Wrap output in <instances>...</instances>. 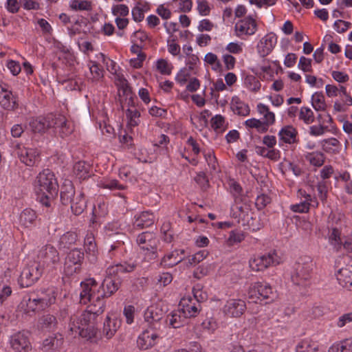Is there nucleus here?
I'll use <instances>...</instances> for the list:
<instances>
[{
  "label": "nucleus",
  "mask_w": 352,
  "mask_h": 352,
  "mask_svg": "<svg viewBox=\"0 0 352 352\" xmlns=\"http://www.w3.org/2000/svg\"><path fill=\"white\" fill-rule=\"evenodd\" d=\"M10 345L14 352H30L32 344L30 333L27 331H19L10 336Z\"/></svg>",
  "instance_id": "nucleus-11"
},
{
  "label": "nucleus",
  "mask_w": 352,
  "mask_h": 352,
  "mask_svg": "<svg viewBox=\"0 0 352 352\" xmlns=\"http://www.w3.org/2000/svg\"><path fill=\"white\" fill-rule=\"evenodd\" d=\"M277 42V37L271 33L261 39L258 44V52L261 56L265 57L273 50Z\"/></svg>",
  "instance_id": "nucleus-19"
},
{
  "label": "nucleus",
  "mask_w": 352,
  "mask_h": 352,
  "mask_svg": "<svg viewBox=\"0 0 352 352\" xmlns=\"http://www.w3.org/2000/svg\"><path fill=\"white\" fill-rule=\"evenodd\" d=\"M53 345L51 349V352H62L61 349L63 344V338L62 335L54 336V340H53Z\"/></svg>",
  "instance_id": "nucleus-56"
},
{
  "label": "nucleus",
  "mask_w": 352,
  "mask_h": 352,
  "mask_svg": "<svg viewBox=\"0 0 352 352\" xmlns=\"http://www.w3.org/2000/svg\"><path fill=\"white\" fill-rule=\"evenodd\" d=\"M100 315L89 312V305L80 316L74 315L71 316L68 327L71 335L76 336L78 334L87 340L95 338L98 333L96 324Z\"/></svg>",
  "instance_id": "nucleus-5"
},
{
  "label": "nucleus",
  "mask_w": 352,
  "mask_h": 352,
  "mask_svg": "<svg viewBox=\"0 0 352 352\" xmlns=\"http://www.w3.org/2000/svg\"><path fill=\"white\" fill-rule=\"evenodd\" d=\"M340 145V142L334 138L325 139L322 141V146L324 151L327 153L335 152L336 149L333 147L338 148Z\"/></svg>",
  "instance_id": "nucleus-42"
},
{
  "label": "nucleus",
  "mask_w": 352,
  "mask_h": 352,
  "mask_svg": "<svg viewBox=\"0 0 352 352\" xmlns=\"http://www.w3.org/2000/svg\"><path fill=\"white\" fill-rule=\"evenodd\" d=\"M281 262L280 258L277 255L276 251H272L250 260V267L254 271H262L271 265H276Z\"/></svg>",
  "instance_id": "nucleus-10"
},
{
  "label": "nucleus",
  "mask_w": 352,
  "mask_h": 352,
  "mask_svg": "<svg viewBox=\"0 0 352 352\" xmlns=\"http://www.w3.org/2000/svg\"><path fill=\"white\" fill-rule=\"evenodd\" d=\"M299 118L302 120L305 124H311L314 121V112L311 109L302 107L300 111Z\"/></svg>",
  "instance_id": "nucleus-41"
},
{
  "label": "nucleus",
  "mask_w": 352,
  "mask_h": 352,
  "mask_svg": "<svg viewBox=\"0 0 352 352\" xmlns=\"http://www.w3.org/2000/svg\"><path fill=\"white\" fill-rule=\"evenodd\" d=\"M90 165L84 161H78L73 167V173L79 179H85L90 176Z\"/></svg>",
  "instance_id": "nucleus-24"
},
{
  "label": "nucleus",
  "mask_w": 352,
  "mask_h": 352,
  "mask_svg": "<svg viewBox=\"0 0 352 352\" xmlns=\"http://www.w3.org/2000/svg\"><path fill=\"white\" fill-rule=\"evenodd\" d=\"M37 296V300L41 302L40 309H45L55 300L54 292L51 289L38 292Z\"/></svg>",
  "instance_id": "nucleus-28"
},
{
  "label": "nucleus",
  "mask_w": 352,
  "mask_h": 352,
  "mask_svg": "<svg viewBox=\"0 0 352 352\" xmlns=\"http://www.w3.org/2000/svg\"><path fill=\"white\" fill-rule=\"evenodd\" d=\"M302 352H317L318 351V346H315L314 343L308 340H301L296 348V351Z\"/></svg>",
  "instance_id": "nucleus-37"
},
{
  "label": "nucleus",
  "mask_w": 352,
  "mask_h": 352,
  "mask_svg": "<svg viewBox=\"0 0 352 352\" xmlns=\"http://www.w3.org/2000/svg\"><path fill=\"white\" fill-rule=\"evenodd\" d=\"M157 69L162 74L169 75L171 73L172 66L167 60L160 59L157 62Z\"/></svg>",
  "instance_id": "nucleus-47"
},
{
  "label": "nucleus",
  "mask_w": 352,
  "mask_h": 352,
  "mask_svg": "<svg viewBox=\"0 0 352 352\" xmlns=\"http://www.w3.org/2000/svg\"><path fill=\"white\" fill-rule=\"evenodd\" d=\"M100 315L89 312V305L80 316L74 315L71 316L68 327L71 335L76 336L78 334L87 340L95 338L98 333L96 324Z\"/></svg>",
  "instance_id": "nucleus-4"
},
{
  "label": "nucleus",
  "mask_w": 352,
  "mask_h": 352,
  "mask_svg": "<svg viewBox=\"0 0 352 352\" xmlns=\"http://www.w3.org/2000/svg\"><path fill=\"white\" fill-rule=\"evenodd\" d=\"M329 239L331 245H334L337 249L341 247L342 241L340 239L341 232L337 228H329Z\"/></svg>",
  "instance_id": "nucleus-36"
},
{
  "label": "nucleus",
  "mask_w": 352,
  "mask_h": 352,
  "mask_svg": "<svg viewBox=\"0 0 352 352\" xmlns=\"http://www.w3.org/2000/svg\"><path fill=\"white\" fill-rule=\"evenodd\" d=\"M299 193L305 197V200L299 204L292 205L291 209L295 212H307L309 211V204H311L308 202V200H311V196L301 190H299Z\"/></svg>",
  "instance_id": "nucleus-30"
},
{
  "label": "nucleus",
  "mask_w": 352,
  "mask_h": 352,
  "mask_svg": "<svg viewBox=\"0 0 352 352\" xmlns=\"http://www.w3.org/2000/svg\"><path fill=\"white\" fill-rule=\"evenodd\" d=\"M245 84L247 88L251 91L256 92L261 88V83L256 77L253 76H248L245 78Z\"/></svg>",
  "instance_id": "nucleus-43"
},
{
  "label": "nucleus",
  "mask_w": 352,
  "mask_h": 352,
  "mask_svg": "<svg viewBox=\"0 0 352 352\" xmlns=\"http://www.w3.org/2000/svg\"><path fill=\"white\" fill-rule=\"evenodd\" d=\"M181 303L182 304L183 306L181 310L183 312V314L186 315V319L188 318L195 317L198 314L199 311V309L198 307V306H199V304L198 305H197L196 304L185 305L184 302H182Z\"/></svg>",
  "instance_id": "nucleus-40"
},
{
  "label": "nucleus",
  "mask_w": 352,
  "mask_h": 352,
  "mask_svg": "<svg viewBox=\"0 0 352 352\" xmlns=\"http://www.w3.org/2000/svg\"><path fill=\"white\" fill-rule=\"evenodd\" d=\"M211 126L215 130H220L223 126L225 119L221 115H216L211 119Z\"/></svg>",
  "instance_id": "nucleus-52"
},
{
  "label": "nucleus",
  "mask_w": 352,
  "mask_h": 352,
  "mask_svg": "<svg viewBox=\"0 0 352 352\" xmlns=\"http://www.w3.org/2000/svg\"><path fill=\"white\" fill-rule=\"evenodd\" d=\"M144 320L148 327L153 331L151 332L150 330L145 329L139 336L137 343L141 349H147L151 347L154 344L155 340L160 336L156 331H161L164 327L162 312L156 307L151 306L146 310Z\"/></svg>",
  "instance_id": "nucleus-3"
},
{
  "label": "nucleus",
  "mask_w": 352,
  "mask_h": 352,
  "mask_svg": "<svg viewBox=\"0 0 352 352\" xmlns=\"http://www.w3.org/2000/svg\"><path fill=\"white\" fill-rule=\"evenodd\" d=\"M309 160L310 163L315 166H321L324 162V157L322 153H316L311 155Z\"/></svg>",
  "instance_id": "nucleus-55"
},
{
  "label": "nucleus",
  "mask_w": 352,
  "mask_h": 352,
  "mask_svg": "<svg viewBox=\"0 0 352 352\" xmlns=\"http://www.w3.org/2000/svg\"><path fill=\"white\" fill-rule=\"evenodd\" d=\"M186 322V315L183 314L181 309L172 311L166 316L164 320V327L168 326L174 329L179 328L184 325Z\"/></svg>",
  "instance_id": "nucleus-18"
},
{
  "label": "nucleus",
  "mask_w": 352,
  "mask_h": 352,
  "mask_svg": "<svg viewBox=\"0 0 352 352\" xmlns=\"http://www.w3.org/2000/svg\"><path fill=\"white\" fill-rule=\"evenodd\" d=\"M197 10L201 15H208L210 11V8L208 1L206 0H197Z\"/></svg>",
  "instance_id": "nucleus-50"
},
{
  "label": "nucleus",
  "mask_w": 352,
  "mask_h": 352,
  "mask_svg": "<svg viewBox=\"0 0 352 352\" xmlns=\"http://www.w3.org/2000/svg\"><path fill=\"white\" fill-rule=\"evenodd\" d=\"M133 227L136 229H143L152 226L154 223V214L148 211H144L134 217Z\"/></svg>",
  "instance_id": "nucleus-22"
},
{
  "label": "nucleus",
  "mask_w": 352,
  "mask_h": 352,
  "mask_svg": "<svg viewBox=\"0 0 352 352\" xmlns=\"http://www.w3.org/2000/svg\"><path fill=\"white\" fill-rule=\"evenodd\" d=\"M76 192L72 181L65 179L60 188V201L63 205H69L75 199Z\"/></svg>",
  "instance_id": "nucleus-21"
},
{
  "label": "nucleus",
  "mask_w": 352,
  "mask_h": 352,
  "mask_svg": "<svg viewBox=\"0 0 352 352\" xmlns=\"http://www.w3.org/2000/svg\"><path fill=\"white\" fill-rule=\"evenodd\" d=\"M351 25V23L343 20H337L334 23V28L338 33H343Z\"/></svg>",
  "instance_id": "nucleus-54"
},
{
  "label": "nucleus",
  "mask_w": 352,
  "mask_h": 352,
  "mask_svg": "<svg viewBox=\"0 0 352 352\" xmlns=\"http://www.w3.org/2000/svg\"><path fill=\"white\" fill-rule=\"evenodd\" d=\"M214 27V24L208 19H203L199 22L198 30L199 32L210 31Z\"/></svg>",
  "instance_id": "nucleus-64"
},
{
  "label": "nucleus",
  "mask_w": 352,
  "mask_h": 352,
  "mask_svg": "<svg viewBox=\"0 0 352 352\" xmlns=\"http://www.w3.org/2000/svg\"><path fill=\"white\" fill-rule=\"evenodd\" d=\"M275 297L271 286L265 283H255L248 291V299L254 303H261L264 301L265 304H267L274 300Z\"/></svg>",
  "instance_id": "nucleus-8"
},
{
  "label": "nucleus",
  "mask_w": 352,
  "mask_h": 352,
  "mask_svg": "<svg viewBox=\"0 0 352 352\" xmlns=\"http://www.w3.org/2000/svg\"><path fill=\"white\" fill-rule=\"evenodd\" d=\"M246 309V304L241 299H229L226 301L222 311L223 314L231 318L241 316Z\"/></svg>",
  "instance_id": "nucleus-12"
},
{
  "label": "nucleus",
  "mask_w": 352,
  "mask_h": 352,
  "mask_svg": "<svg viewBox=\"0 0 352 352\" xmlns=\"http://www.w3.org/2000/svg\"><path fill=\"white\" fill-rule=\"evenodd\" d=\"M36 218L37 216L34 210L26 208L19 216V223L22 226L29 228L35 223Z\"/></svg>",
  "instance_id": "nucleus-25"
},
{
  "label": "nucleus",
  "mask_w": 352,
  "mask_h": 352,
  "mask_svg": "<svg viewBox=\"0 0 352 352\" xmlns=\"http://www.w3.org/2000/svg\"><path fill=\"white\" fill-rule=\"evenodd\" d=\"M68 261H65L64 272L67 276H72L74 274L79 273L80 271L81 265H77L74 263H69Z\"/></svg>",
  "instance_id": "nucleus-45"
},
{
  "label": "nucleus",
  "mask_w": 352,
  "mask_h": 352,
  "mask_svg": "<svg viewBox=\"0 0 352 352\" xmlns=\"http://www.w3.org/2000/svg\"><path fill=\"white\" fill-rule=\"evenodd\" d=\"M71 210L75 215H80L83 212L87 207V202L84 197V193L80 192L70 204Z\"/></svg>",
  "instance_id": "nucleus-26"
},
{
  "label": "nucleus",
  "mask_w": 352,
  "mask_h": 352,
  "mask_svg": "<svg viewBox=\"0 0 352 352\" xmlns=\"http://www.w3.org/2000/svg\"><path fill=\"white\" fill-rule=\"evenodd\" d=\"M184 257L179 255V251L175 250L172 253L165 256L162 259V263H164L165 265L173 267L182 261Z\"/></svg>",
  "instance_id": "nucleus-32"
},
{
  "label": "nucleus",
  "mask_w": 352,
  "mask_h": 352,
  "mask_svg": "<svg viewBox=\"0 0 352 352\" xmlns=\"http://www.w3.org/2000/svg\"><path fill=\"white\" fill-rule=\"evenodd\" d=\"M201 326L204 329L207 330L210 333H212L217 328V323L214 318H210L204 320L201 323Z\"/></svg>",
  "instance_id": "nucleus-48"
},
{
  "label": "nucleus",
  "mask_w": 352,
  "mask_h": 352,
  "mask_svg": "<svg viewBox=\"0 0 352 352\" xmlns=\"http://www.w3.org/2000/svg\"><path fill=\"white\" fill-rule=\"evenodd\" d=\"M231 108L234 113L242 116L249 115L250 111L249 106L241 101L238 98L232 99Z\"/></svg>",
  "instance_id": "nucleus-29"
},
{
  "label": "nucleus",
  "mask_w": 352,
  "mask_h": 352,
  "mask_svg": "<svg viewBox=\"0 0 352 352\" xmlns=\"http://www.w3.org/2000/svg\"><path fill=\"white\" fill-rule=\"evenodd\" d=\"M102 186L104 188H108L110 190H115V189L122 190L124 188V186L123 185L119 184L118 182L116 179H112V180L104 182L102 184Z\"/></svg>",
  "instance_id": "nucleus-57"
},
{
  "label": "nucleus",
  "mask_w": 352,
  "mask_h": 352,
  "mask_svg": "<svg viewBox=\"0 0 352 352\" xmlns=\"http://www.w3.org/2000/svg\"><path fill=\"white\" fill-rule=\"evenodd\" d=\"M39 324L43 329L52 330L57 324V320L55 316L50 314L43 316L39 319Z\"/></svg>",
  "instance_id": "nucleus-34"
},
{
  "label": "nucleus",
  "mask_w": 352,
  "mask_h": 352,
  "mask_svg": "<svg viewBox=\"0 0 352 352\" xmlns=\"http://www.w3.org/2000/svg\"><path fill=\"white\" fill-rule=\"evenodd\" d=\"M350 322H352V312L344 314L338 318L337 326L341 328Z\"/></svg>",
  "instance_id": "nucleus-60"
},
{
  "label": "nucleus",
  "mask_w": 352,
  "mask_h": 352,
  "mask_svg": "<svg viewBox=\"0 0 352 352\" xmlns=\"http://www.w3.org/2000/svg\"><path fill=\"white\" fill-rule=\"evenodd\" d=\"M136 264L124 263L111 266L107 269L109 276L106 277L101 285L98 287L97 283L94 278H89L81 283L82 291L80 294V302H90L89 312L94 314H102L105 308L104 298L110 297L120 288L122 279L113 274L133 272Z\"/></svg>",
  "instance_id": "nucleus-1"
},
{
  "label": "nucleus",
  "mask_w": 352,
  "mask_h": 352,
  "mask_svg": "<svg viewBox=\"0 0 352 352\" xmlns=\"http://www.w3.org/2000/svg\"><path fill=\"white\" fill-rule=\"evenodd\" d=\"M298 67L304 72H310L311 70V60L305 56L300 58Z\"/></svg>",
  "instance_id": "nucleus-58"
},
{
  "label": "nucleus",
  "mask_w": 352,
  "mask_h": 352,
  "mask_svg": "<svg viewBox=\"0 0 352 352\" xmlns=\"http://www.w3.org/2000/svg\"><path fill=\"white\" fill-rule=\"evenodd\" d=\"M38 258L43 264L47 265L57 263L60 261L58 251L51 245H46L41 248L38 254Z\"/></svg>",
  "instance_id": "nucleus-15"
},
{
  "label": "nucleus",
  "mask_w": 352,
  "mask_h": 352,
  "mask_svg": "<svg viewBox=\"0 0 352 352\" xmlns=\"http://www.w3.org/2000/svg\"><path fill=\"white\" fill-rule=\"evenodd\" d=\"M90 72L95 80H98L103 76V70L96 62H93L89 66Z\"/></svg>",
  "instance_id": "nucleus-49"
},
{
  "label": "nucleus",
  "mask_w": 352,
  "mask_h": 352,
  "mask_svg": "<svg viewBox=\"0 0 352 352\" xmlns=\"http://www.w3.org/2000/svg\"><path fill=\"white\" fill-rule=\"evenodd\" d=\"M245 239V234L240 230H232L230 232L229 236L227 239V243L229 246H232L234 244L241 243Z\"/></svg>",
  "instance_id": "nucleus-38"
},
{
  "label": "nucleus",
  "mask_w": 352,
  "mask_h": 352,
  "mask_svg": "<svg viewBox=\"0 0 352 352\" xmlns=\"http://www.w3.org/2000/svg\"><path fill=\"white\" fill-rule=\"evenodd\" d=\"M29 125L34 133H42L52 130L54 133H58L62 138L73 131L71 124L64 116L60 114H48L45 117L36 118L32 120Z\"/></svg>",
  "instance_id": "nucleus-2"
},
{
  "label": "nucleus",
  "mask_w": 352,
  "mask_h": 352,
  "mask_svg": "<svg viewBox=\"0 0 352 352\" xmlns=\"http://www.w3.org/2000/svg\"><path fill=\"white\" fill-rule=\"evenodd\" d=\"M235 209L237 211H236L234 214L236 217L239 218V222H241L248 216H250V213L252 212L250 205L247 204H243L241 205L236 204Z\"/></svg>",
  "instance_id": "nucleus-35"
},
{
  "label": "nucleus",
  "mask_w": 352,
  "mask_h": 352,
  "mask_svg": "<svg viewBox=\"0 0 352 352\" xmlns=\"http://www.w3.org/2000/svg\"><path fill=\"white\" fill-rule=\"evenodd\" d=\"M114 15L126 16L129 14V8L126 5L120 4L113 8Z\"/></svg>",
  "instance_id": "nucleus-61"
},
{
  "label": "nucleus",
  "mask_w": 352,
  "mask_h": 352,
  "mask_svg": "<svg viewBox=\"0 0 352 352\" xmlns=\"http://www.w3.org/2000/svg\"><path fill=\"white\" fill-rule=\"evenodd\" d=\"M85 245L87 247V250L89 252H94L96 249V245L95 243V239L94 235L90 233L87 234L85 238Z\"/></svg>",
  "instance_id": "nucleus-53"
},
{
  "label": "nucleus",
  "mask_w": 352,
  "mask_h": 352,
  "mask_svg": "<svg viewBox=\"0 0 352 352\" xmlns=\"http://www.w3.org/2000/svg\"><path fill=\"white\" fill-rule=\"evenodd\" d=\"M271 202V198L265 194L257 196L255 204L258 209H262Z\"/></svg>",
  "instance_id": "nucleus-51"
},
{
  "label": "nucleus",
  "mask_w": 352,
  "mask_h": 352,
  "mask_svg": "<svg viewBox=\"0 0 352 352\" xmlns=\"http://www.w3.org/2000/svg\"><path fill=\"white\" fill-rule=\"evenodd\" d=\"M121 320L114 316L113 318L107 316L104 322L102 335L107 339H111L121 326Z\"/></svg>",
  "instance_id": "nucleus-20"
},
{
  "label": "nucleus",
  "mask_w": 352,
  "mask_h": 352,
  "mask_svg": "<svg viewBox=\"0 0 352 352\" xmlns=\"http://www.w3.org/2000/svg\"><path fill=\"white\" fill-rule=\"evenodd\" d=\"M256 23L251 16L245 17L239 21L234 26L236 34L239 37L243 35H253L256 31Z\"/></svg>",
  "instance_id": "nucleus-14"
},
{
  "label": "nucleus",
  "mask_w": 352,
  "mask_h": 352,
  "mask_svg": "<svg viewBox=\"0 0 352 352\" xmlns=\"http://www.w3.org/2000/svg\"><path fill=\"white\" fill-rule=\"evenodd\" d=\"M34 185L39 201L43 206L50 207L58 191V183L53 172L50 169L43 170L37 175Z\"/></svg>",
  "instance_id": "nucleus-6"
},
{
  "label": "nucleus",
  "mask_w": 352,
  "mask_h": 352,
  "mask_svg": "<svg viewBox=\"0 0 352 352\" xmlns=\"http://www.w3.org/2000/svg\"><path fill=\"white\" fill-rule=\"evenodd\" d=\"M70 8L74 10H89L91 8V2L88 1L72 0Z\"/></svg>",
  "instance_id": "nucleus-44"
},
{
  "label": "nucleus",
  "mask_w": 352,
  "mask_h": 352,
  "mask_svg": "<svg viewBox=\"0 0 352 352\" xmlns=\"http://www.w3.org/2000/svg\"><path fill=\"white\" fill-rule=\"evenodd\" d=\"M136 241L142 250L155 255L159 240L153 232H144L137 236Z\"/></svg>",
  "instance_id": "nucleus-13"
},
{
  "label": "nucleus",
  "mask_w": 352,
  "mask_h": 352,
  "mask_svg": "<svg viewBox=\"0 0 352 352\" xmlns=\"http://www.w3.org/2000/svg\"><path fill=\"white\" fill-rule=\"evenodd\" d=\"M93 213L99 216H104L107 213V206L104 202H100L97 207H94Z\"/></svg>",
  "instance_id": "nucleus-63"
},
{
  "label": "nucleus",
  "mask_w": 352,
  "mask_h": 352,
  "mask_svg": "<svg viewBox=\"0 0 352 352\" xmlns=\"http://www.w3.org/2000/svg\"><path fill=\"white\" fill-rule=\"evenodd\" d=\"M297 135V130L292 125L285 126L278 132L280 140L289 144H294L298 142Z\"/></svg>",
  "instance_id": "nucleus-23"
},
{
  "label": "nucleus",
  "mask_w": 352,
  "mask_h": 352,
  "mask_svg": "<svg viewBox=\"0 0 352 352\" xmlns=\"http://www.w3.org/2000/svg\"><path fill=\"white\" fill-rule=\"evenodd\" d=\"M0 105L6 110H14L18 107V102L6 85H0Z\"/></svg>",
  "instance_id": "nucleus-17"
},
{
  "label": "nucleus",
  "mask_w": 352,
  "mask_h": 352,
  "mask_svg": "<svg viewBox=\"0 0 352 352\" xmlns=\"http://www.w3.org/2000/svg\"><path fill=\"white\" fill-rule=\"evenodd\" d=\"M123 313L126 318V322L131 324L133 322L134 307L131 305L126 306L124 307Z\"/></svg>",
  "instance_id": "nucleus-62"
},
{
  "label": "nucleus",
  "mask_w": 352,
  "mask_h": 352,
  "mask_svg": "<svg viewBox=\"0 0 352 352\" xmlns=\"http://www.w3.org/2000/svg\"><path fill=\"white\" fill-rule=\"evenodd\" d=\"M17 155L21 162L29 166H33L39 162V153L36 148H19Z\"/></svg>",
  "instance_id": "nucleus-16"
},
{
  "label": "nucleus",
  "mask_w": 352,
  "mask_h": 352,
  "mask_svg": "<svg viewBox=\"0 0 352 352\" xmlns=\"http://www.w3.org/2000/svg\"><path fill=\"white\" fill-rule=\"evenodd\" d=\"M252 212L250 216H248L243 220L241 221L243 226H248V228L252 231H257L263 227V224L261 223L260 219L254 217Z\"/></svg>",
  "instance_id": "nucleus-31"
},
{
  "label": "nucleus",
  "mask_w": 352,
  "mask_h": 352,
  "mask_svg": "<svg viewBox=\"0 0 352 352\" xmlns=\"http://www.w3.org/2000/svg\"><path fill=\"white\" fill-rule=\"evenodd\" d=\"M43 269L38 262L29 263L22 270L19 278L21 287H28L34 284L42 276Z\"/></svg>",
  "instance_id": "nucleus-9"
},
{
  "label": "nucleus",
  "mask_w": 352,
  "mask_h": 352,
  "mask_svg": "<svg viewBox=\"0 0 352 352\" xmlns=\"http://www.w3.org/2000/svg\"><path fill=\"white\" fill-rule=\"evenodd\" d=\"M126 116L129 119V124L131 126H135L138 124V119L140 113L136 109H128L126 112Z\"/></svg>",
  "instance_id": "nucleus-46"
},
{
  "label": "nucleus",
  "mask_w": 352,
  "mask_h": 352,
  "mask_svg": "<svg viewBox=\"0 0 352 352\" xmlns=\"http://www.w3.org/2000/svg\"><path fill=\"white\" fill-rule=\"evenodd\" d=\"M148 38V35L146 32L143 31H137L134 32L133 36H132V43H136L139 44L143 43L145 41H146Z\"/></svg>",
  "instance_id": "nucleus-59"
},
{
  "label": "nucleus",
  "mask_w": 352,
  "mask_h": 352,
  "mask_svg": "<svg viewBox=\"0 0 352 352\" xmlns=\"http://www.w3.org/2000/svg\"><path fill=\"white\" fill-rule=\"evenodd\" d=\"M65 260L68 261L69 263H74L81 265L84 260V252L80 249H73L68 253Z\"/></svg>",
  "instance_id": "nucleus-33"
},
{
  "label": "nucleus",
  "mask_w": 352,
  "mask_h": 352,
  "mask_svg": "<svg viewBox=\"0 0 352 352\" xmlns=\"http://www.w3.org/2000/svg\"><path fill=\"white\" fill-rule=\"evenodd\" d=\"M314 263L309 256H303L298 258L294 263L291 272L292 283L301 287H307L311 284V278Z\"/></svg>",
  "instance_id": "nucleus-7"
},
{
  "label": "nucleus",
  "mask_w": 352,
  "mask_h": 352,
  "mask_svg": "<svg viewBox=\"0 0 352 352\" xmlns=\"http://www.w3.org/2000/svg\"><path fill=\"white\" fill-rule=\"evenodd\" d=\"M312 106L316 111L324 110L325 108L324 98L322 93L316 92L311 98Z\"/></svg>",
  "instance_id": "nucleus-39"
},
{
  "label": "nucleus",
  "mask_w": 352,
  "mask_h": 352,
  "mask_svg": "<svg viewBox=\"0 0 352 352\" xmlns=\"http://www.w3.org/2000/svg\"><path fill=\"white\" fill-rule=\"evenodd\" d=\"M78 240V235L74 232H67L63 234L58 241V246L60 249H69Z\"/></svg>",
  "instance_id": "nucleus-27"
}]
</instances>
